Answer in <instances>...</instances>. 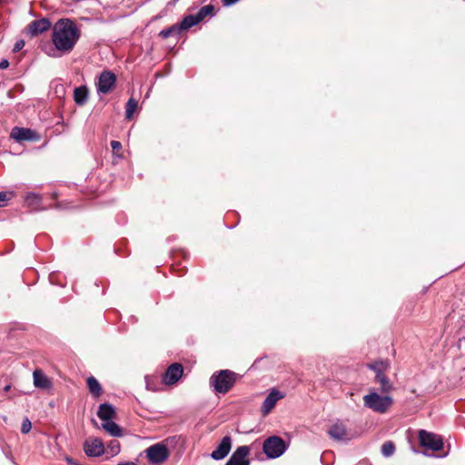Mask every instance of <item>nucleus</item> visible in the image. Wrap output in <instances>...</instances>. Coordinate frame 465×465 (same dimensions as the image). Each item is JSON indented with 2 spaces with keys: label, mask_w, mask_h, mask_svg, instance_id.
<instances>
[{
  "label": "nucleus",
  "mask_w": 465,
  "mask_h": 465,
  "mask_svg": "<svg viewBox=\"0 0 465 465\" xmlns=\"http://www.w3.org/2000/svg\"><path fill=\"white\" fill-rule=\"evenodd\" d=\"M81 36L76 24L68 18L59 19L52 29V42L59 52L70 53Z\"/></svg>",
  "instance_id": "obj_1"
},
{
  "label": "nucleus",
  "mask_w": 465,
  "mask_h": 465,
  "mask_svg": "<svg viewBox=\"0 0 465 465\" xmlns=\"http://www.w3.org/2000/svg\"><path fill=\"white\" fill-rule=\"evenodd\" d=\"M237 374L230 370H221L212 374L209 385L216 394L227 393L234 385Z\"/></svg>",
  "instance_id": "obj_2"
},
{
  "label": "nucleus",
  "mask_w": 465,
  "mask_h": 465,
  "mask_svg": "<svg viewBox=\"0 0 465 465\" xmlns=\"http://www.w3.org/2000/svg\"><path fill=\"white\" fill-rule=\"evenodd\" d=\"M363 404L374 412L385 413L393 404V399L389 395H380L377 391H371L363 396Z\"/></svg>",
  "instance_id": "obj_3"
},
{
  "label": "nucleus",
  "mask_w": 465,
  "mask_h": 465,
  "mask_svg": "<svg viewBox=\"0 0 465 465\" xmlns=\"http://www.w3.org/2000/svg\"><path fill=\"white\" fill-rule=\"evenodd\" d=\"M286 448L285 441L279 436L269 437L262 444L263 452L270 459L279 458L284 453Z\"/></svg>",
  "instance_id": "obj_4"
},
{
  "label": "nucleus",
  "mask_w": 465,
  "mask_h": 465,
  "mask_svg": "<svg viewBox=\"0 0 465 465\" xmlns=\"http://www.w3.org/2000/svg\"><path fill=\"white\" fill-rule=\"evenodd\" d=\"M419 440L420 446L425 450L439 451L443 448L442 438L436 433L420 430L419 431Z\"/></svg>",
  "instance_id": "obj_5"
},
{
  "label": "nucleus",
  "mask_w": 465,
  "mask_h": 465,
  "mask_svg": "<svg viewBox=\"0 0 465 465\" xmlns=\"http://www.w3.org/2000/svg\"><path fill=\"white\" fill-rule=\"evenodd\" d=\"M146 458L153 465H160L169 457V451L163 443H156L145 450Z\"/></svg>",
  "instance_id": "obj_6"
},
{
  "label": "nucleus",
  "mask_w": 465,
  "mask_h": 465,
  "mask_svg": "<svg viewBox=\"0 0 465 465\" xmlns=\"http://www.w3.org/2000/svg\"><path fill=\"white\" fill-rule=\"evenodd\" d=\"M116 83V76L110 71H104L96 83V89L98 94H108L114 87Z\"/></svg>",
  "instance_id": "obj_7"
},
{
  "label": "nucleus",
  "mask_w": 465,
  "mask_h": 465,
  "mask_svg": "<svg viewBox=\"0 0 465 465\" xmlns=\"http://www.w3.org/2000/svg\"><path fill=\"white\" fill-rule=\"evenodd\" d=\"M84 450L88 457H99L104 452V445L98 438H89L84 441Z\"/></svg>",
  "instance_id": "obj_8"
},
{
  "label": "nucleus",
  "mask_w": 465,
  "mask_h": 465,
  "mask_svg": "<svg viewBox=\"0 0 465 465\" xmlns=\"http://www.w3.org/2000/svg\"><path fill=\"white\" fill-rule=\"evenodd\" d=\"M250 449L248 446H240L231 455L225 465H250V461L247 459Z\"/></svg>",
  "instance_id": "obj_9"
},
{
  "label": "nucleus",
  "mask_w": 465,
  "mask_h": 465,
  "mask_svg": "<svg viewBox=\"0 0 465 465\" xmlns=\"http://www.w3.org/2000/svg\"><path fill=\"white\" fill-rule=\"evenodd\" d=\"M10 136L17 142L38 141L40 139L37 133L24 127H14L11 131Z\"/></svg>",
  "instance_id": "obj_10"
},
{
  "label": "nucleus",
  "mask_w": 465,
  "mask_h": 465,
  "mask_svg": "<svg viewBox=\"0 0 465 465\" xmlns=\"http://www.w3.org/2000/svg\"><path fill=\"white\" fill-rule=\"evenodd\" d=\"M51 22L47 18L32 21L26 27V33L31 37L37 36L51 28Z\"/></svg>",
  "instance_id": "obj_11"
},
{
  "label": "nucleus",
  "mask_w": 465,
  "mask_h": 465,
  "mask_svg": "<svg viewBox=\"0 0 465 465\" xmlns=\"http://www.w3.org/2000/svg\"><path fill=\"white\" fill-rule=\"evenodd\" d=\"M283 397L284 394L281 392L279 390L272 389L262 404L261 411L262 412V414H269L272 411V410L275 407L277 401L282 399Z\"/></svg>",
  "instance_id": "obj_12"
},
{
  "label": "nucleus",
  "mask_w": 465,
  "mask_h": 465,
  "mask_svg": "<svg viewBox=\"0 0 465 465\" xmlns=\"http://www.w3.org/2000/svg\"><path fill=\"white\" fill-rule=\"evenodd\" d=\"M183 373V365L180 363L171 364L165 371L163 376V382L166 385H173L176 383Z\"/></svg>",
  "instance_id": "obj_13"
},
{
  "label": "nucleus",
  "mask_w": 465,
  "mask_h": 465,
  "mask_svg": "<svg viewBox=\"0 0 465 465\" xmlns=\"http://www.w3.org/2000/svg\"><path fill=\"white\" fill-rule=\"evenodd\" d=\"M328 435L337 441H347L350 440L346 426L341 421L335 422L329 428Z\"/></svg>",
  "instance_id": "obj_14"
},
{
  "label": "nucleus",
  "mask_w": 465,
  "mask_h": 465,
  "mask_svg": "<svg viewBox=\"0 0 465 465\" xmlns=\"http://www.w3.org/2000/svg\"><path fill=\"white\" fill-rule=\"evenodd\" d=\"M232 449V438L224 436L217 448L211 453L212 459L214 460H221L224 459Z\"/></svg>",
  "instance_id": "obj_15"
},
{
  "label": "nucleus",
  "mask_w": 465,
  "mask_h": 465,
  "mask_svg": "<svg viewBox=\"0 0 465 465\" xmlns=\"http://www.w3.org/2000/svg\"><path fill=\"white\" fill-rule=\"evenodd\" d=\"M34 385L35 387L42 390H47L52 388V381L47 376L39 369H36L33 372Z\"/></svg>",
  "instance_id": "obj_16"
},
{
  "label": "nucleus",
  "mask_w": 465,
  "mask_h": 465,
  "mask_svg": "<svg viewBox=\"0 0 465 465\" xmlns=\"http://www.w3.org/2000/svg\"><path fill=\"white\" fill-rule=\"evenodd\" d=\"M89 94L90 91L86 85L75 87L73 94L74 101L77 105L83 106L87 103Z\"/></svg>",
  "instance_id": "obj_17"
},
{
  "label": "nucleus",
  "mask_w": 465,
  "mask_h": 465,
  "mask_svg": "<svg viewBox=\"0 0 465 465\" xmlns=\"http://www.w3.org/2000/svg\"><path fill=\"white\" fill-rule=\"evenodd\" d=\"M25 202L28 207L32 209V211L37 212L45 210L42 207V196L35 193H28L25 197Z\"/></svg>",
  "instance_id": "obj_18"
},
{
  "label": "nucleus",
  "mask_w": 465,
  "mask_h": 465,
  "mask_svg": "<svg viewBox=\"0 0 465 465\" xmlns=\"http://www.w3.org/2000/svg\"><path fill=\"white\" fill-rule=\"evenodd\" d=\"M115 415L114 408L109 403H102L99 406L97 416L103 421L112 420Z\"/></svg>",
  "instance_id": "obj_19"
},
{
  "label": "nucleus",
  "mask_w": 465,
  "mask_h": 465,
  "mask_svg": "<svg viewBox=\"0 0 465 465\" xmlns=\"http://www.w3.org/2000/svg\"><path fill=\"white\" fill-rule=\"evenodd\" d=\"M375 381L380 384V391L382 393H389L393 389L392 383L383 373H377L375 375Z\"/></svg>",
  "instance_id": "obj_20"
},
{
  "label": "nucleus",
  "mask_w": 465,
  "mask_h": 465,
  "mask_svg": "<svg viewBox=\"0 0 465 465\" xmlns=\"http://www.w3.org/2000/svg\"><path fill=\"white\" fill-rule=\"evenodd\" d=\"M102 428L113 437H121L123 435L120 426L112 420L103 421Z\"/></svg>",
  "instance_id": "obj_21"
},
{
  "label": "nucleus",
  "mask_w": 465,
  "mask_h": 465,
  "mask_svg": "<svg viewBox=\"0 0 465 465\" xmlns=\"http://www.w3.org/2000/svg\"><path fill=\"white\" fill-rule=\"evenodd\" d=\"M86 383L90 393L94 397H99L102 394V387L94 377L90 376L87 379Z\"/></svg>",
  "instance_id": "obj_22"
},
{
  "label": "nucleus",
  "mask_w": 465,
  "mask_h": 465,
  "mask_svg": "<svg viewBox=\"0 0 465 465\" xmlns=\"http://www.w3.org/2000/svg\"><path fill=\"white\" fill-rule=\"evenodd\" d=\"M199 23H200V20L196 15H189L183 19V21L180 24V26L183 31V30L189 29V28L193 27V25H196Z\"/></svg>",
  "instance_id": "obj_23"
},
{
  "label": "nucleus",
  "mask_w": 465,
  "mask_h": 465,
  "mask_svg": "<svg viewBox=\"0 0 465 465\" xmlns=\"http://www.w3.org/2000/svg\"><path fill=\"white\" fill-rule=\"evenodd\" d=\"M389 363L384 361H375L368 364V368L377 373H383L387 369H389Z\"/></svg>",
  "instance_id": "obj_24"
},
{
  "label": "nucleus",
  "mask_w": 465,
  "mask_h": 465,
  "mask_svg": "<svg viewBox=\"0 0 465 465\" xmlns=\"http://www.w3.org/2000/svg\"><path fill=\"white\" fill-rule=\"evenodd\" d=\"M182 32L180 25H173L169 28L163 29L160 32V36L163 38H168L173 35H179Z\"/></svg>",
  "instance_id": "obj_25"
},
{
  "label": "nucleus",
  "mask_w": 465,
  "mask_h": 465,
  "mask_svg": "<svg viewBox=\"0 0 465 465\" xmlns=\"http://www.w3.org/2000/svg\"><path fill=\"white\" fill-rule=\"evenodd\" d=\"M138 108V101L134 98H130L125 105V116H133V114L137 111Z\"/></svg>",
  "instance_id": "obj_26"
},
{
  "label": "nucleus",
  "mask_w": 465,
  "mask_h": 465,
  "mask_svg": "<svg viewBox=\"0 0 465 465\" xmlns=\"http://www.w3.org/2000/svg\"><path fill=\"white\" fill-rule=\"evenodd\" d=\"M214 7L212 5H207L203 6L198 13L196 14L200 22L203 21L207 15H212L213 14Z\"/></svg>",
  "instance_id": "obj_27"
},
{
  "label": "nucleus",
  "mask_w": 465,
  "mask_h": 465,
  "mask_svg": "<svg viewBox=\"0 0 465 465\" xmlns=\"http://www.w3.org/2000/svg\"><path fill=\"white\" fill-rule=\"evenodd\" d=\"M395 452V445L392 441H385L381 446V453L384 457H391Z\"/></svg>",
  "instance_id": "obj_28"
},
{
  "label": "nucleus",
  "mask_w": 465,
  "mask_h": 465,
  "mask_svg": "<svg viewBox=\"0 0 465 465\" xmlns=\"http://www.w3.org/2000/svg\"><path fill=\"white\" fill-rule=\"evenodd\" d=\"M110 144L114 157L122 158L123 155L118 153V152L122 149V143L119 141H112Z\"/></svg>",
  "instance_id": "obj_29"
},
{
  "label": "nucleus",
  "mask_w": 465,
  "mask_h": 465,
  "mask_svg": "<svg viewBox=\"0 0 465 465\" xmlns=\"http://www.w3.org/2000/svg\"><path fill=\"white\" fill-rule=\"evenodd\" d=\"M108 449H110V454L112 456H114L118 454L120 451V444L117 440H111V442L108 445Z\"/></svg>",
  "instance_id": "obj_30"
},
{
  "label": "nucleus",
  "mask_w": 465,
  "mask_h": 465,
  "mask_svg": "<svg viewBox=\"0 0 465 465\" xmlns=\"http://www.w3.org/2000/svg\"><path fill=\"white\" fill-rule=\"evenodd\" d=\"M32 428L31 421L26 418L23 420L22 426H21V431L24 434H26L30 431Z\"/></svg>",
  "instance_id": "obj_31"
},
{
  "label": "nucleus",
  "mask_w": 465,
  "mask_h": 465,
  "mask_svg": "<svg viewBox=\"0 0 465 465\" xmlns=\"http://www.w3.org/2000/svg\"><path fill=\"white\" fill-rule=\"evenodd\" d=\"M10 196L6 192H0V207L5 205V203L10 200Z\"/></svg>",
  "instance_id": "obj_32"
},
{
  "label": "nucleus",
  "mask_w": 465,
  "mask_h": 465,
  "mask_svg": "<svg viewBox=\"0 0 465 465\" xmlns=\"http://www.w3.org/2000/svg\"><path fill=\"white\" fill-rule=\"evenodd\" d=\"M24 46H25V41L19 40L15 44L13 51L15 53L19 52Z\"/></svg>",
  "instance_id": "obj_33"
},
{
  "label": "nucleus",
  "mask_w": 465,
  "mask_h": 465,
  "mask_svg": "<svg viewBox=\"0 0 465 465\" xmlns=\"http://www.w3.org/2000/svg\"><path fill=\"white\" fill-rule=\"evenodd\" d=\"M9 66V62L6 59H3L0 62V70L6 69Z\"/></svg>",
  "instance_id": "obj_34"
},
{
  "label": "nucleus",
  "mask_w": 465,
  "mask_h": 465,
  "mask_svg": "<svg viewBox=\"0 0 465 465\" xmlns=\"http://www.w3.org/2000/svg\"><path fill=\"white\" fill-rule=\"evenodd\" d=\"M223 1V4L224 6H230L233 4H235L236 2H238L239 0H222Z\"/></svg>",
  "instance_id": "obj_35"
},
{
  "label": "nucleus",
  "mask_w": 465,
  "mask_h": 465,
  "mask_svg": "<svg viewBox=\"0 0 465 465\" xmlns=\"http://www.w3.org/2000/svg\"><path fill=\"white\" fill-rule=\"evenodd\" d=\"M117 465H136L134 462L126 461V462H120Z\"/></svg>",
  "instance_id": "obj_36"
},
{
  "label": "nucleus",
  "mask_w": 465,
  "mask_h": 465,
  "mask_svg": "<svg viewBox=\"0 0 465 465\" xmlns=\"http://www.w3.org/2000/svg\"><path fill=\"white\" fill-rule=\"evenodd\" d=\"M10 388H11V385H5V386L4 387V391H5V392H7V391L10 390Z\"/></svg>",
  "instance_id": "obj_37"
}]
</instances>
